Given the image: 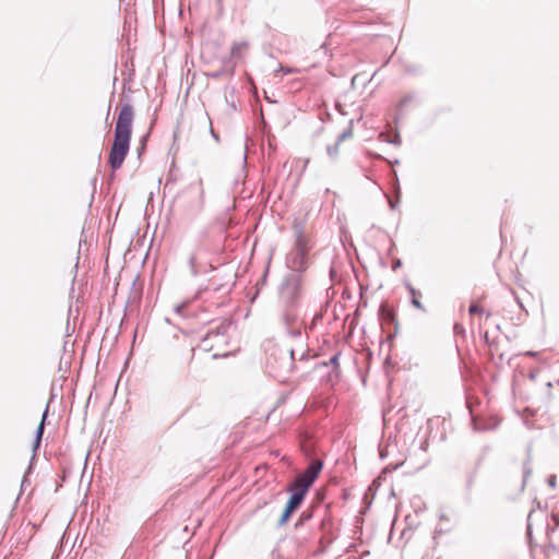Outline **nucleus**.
<instances>
[{
	"instance_id": "nucleus-3",
	"label": "nucleus",
	"mask_w": 559,
	"mask_h": 559,
	"mask_svg": "<svg viewBox=\"0 0 559 559\" xmlns=\"http://www.w3.org/2000/svg\"><path fill=\"white\" fill-rule=\"evenodd\" d=\"M353 136V132L352 130H346L344 131L337 139L336 143L333 144V145H330L328 147V154L331 158H336L338 156V153H340V145L343 141H345L346 139H349Z\"/></svg>"
},
{
	"instance_id": "nucleus-11",
	"label": "nucleus",
	"mask_w": 559,
	"mask_h": 559,
	"mask_svg": "<svg viewBox=\"0 0 559 559\" xmlns=\"http://www.w3.org/2000/svg\"><path fill=\"white\" fill-rule=\"evenodd\" d=\"M454 330L455 332H463V328L460 324H455Z\"/></svg>"
},
{
	"instance_id": "nucleus-5",
	"label": "nucleus",
	"mask_w": 559,
	"mask_h": 559,
	"mask_svg": "<svg viewBox=\"0 0 559 559\" xmlns=\"http://www.w3.org/2000/svg\"><path fill=\"white\" fill-rule=\"evenodd\" d=\"M248 49L246 43H236L233 45L230 55L233 58H241Z\"/></svg>"
},
{
	"instance_id": "nucleus-14",
	"label": "nucleus",
	"mask_w": 559,
	"mask_h": 559,
	"mask_svg": "<svg viewBox=\"0 0 559 559\" xmlns=\"http://www.w3.org/2000/svg\"><path fill=\"white\" fill-rule=\"evenodd\" d=\"M526 355H527V356H535V355H536V353L527 352V353H526Z\"/></svg>"
},
{
	"instance_id": "nucleus-15",
	"label": "nucleus",
	"mask_w": 559,
	"mask_h": 559,
	"mask_svg": "<svg viewBox=\"0 0 559 559\" xmlns=\"http://www.w3.org/2000/svg\"><path fill=\"white\" fill-rule=\"evenodd\" d=\"M195 257H191V264H194Z\"/></svg>"
},
{
	"instance_id": "nucleus-7",
	"label": "nucleus",
	"mask_w": 559,
	"mask_h": 559,
	"mask_svg": "<svg viewBox=\"0 0 559 559\" xmlns=\"http://www.w3.org/2000/svg\"><path fill=\"white\" fill-rule=\"evenodd\" d=\"M409 292H411V295H412V302L413 305L420 309V310H424V306L423 304L420 302L419 298L421 297V294L419 292H417L415 288L411 287L409 288Z\"/></svg>"
},
{
	"instance_id": "nucleus-1",
	"label": "nucleus",
	"mask_w": 559,
	"mask_h": 559,
	"mask_svg": "<svg viewBox=\"0 0 559 559\" xmlns=\"http://www.w3.org/2000/svg\"><path fill=\"white\" fill-rule=\"evenodd\" d=\"M134 110L130 104H124L118 115L115 126V138L109 153V165L112 170L119 169L129 152L132 134Z\"/></svg>"
},
{
	"instance_id": "nucleus-13",
	"label": "nucleus",
	"mask_w": 559,
	"mask_h": 559,
	"mask_svg": "<svg viewBox=\"0 0 559 559\" xmlns=\"http://www.w3.org/2000/svg\"><path fill=\"white\" fill-rule=\"evenodd\" d=\"M336 361H337V357L336 356L331 358V362L336 364Z\"/></svg>"
},
{
	"instance_id": "nucleus-4",
	"label": "nucleus",
	"mask_w": 559,
	"mask_h": 559,
	"mask_svg": "<svg viewBox=\"0 0 559 559\" xmlns=\"http://www.w3.org/2000/svg\"><path fill=\"white\" fill-rule=\"evenodd\" d=\"M312 245L308 237L299 236L297 238V250L300 252L301 257L305 258L308 251L311 249Z\"/></svg>"
},
{
	"instance_id": "nucleus-6",
	"label": "nucleus",
	"mask_w": 559,
	"mask_h": 559,
	"mask_svg": "<svg viewBox=\"0 0 559 559\" xmlns=\"http://www.w3.org/2000/svg\"><path fill=\"white\" fill-rule=\"evenodd\" d=\"M46 417H47V411L44 413L41 421L39 423V426L37 428L35 448L39 447V444H40L43 433H44V425H45Z\"/></svg>"
},
{
	"instance_id": "nucleus-8",
	"label": "nucleus",
	"mask_w": 559,
	"mask_h": 559,
	"mask_svg": "<svg viewBox=\"0 0 559 559\" xmlns=\"http://www.w3.org/2000/svg\"><path fill=\"white\" fill-rule=\"evenodd\" d=\"M468 312H469V314H471L472 317H473V316H475V314H483V313H484V308H483V306L480 305V302L475 301V302H473V304L469 306Z\"/></svg>"
},
{
	"instance_id": "nucleus-10",
	"label": "nucleus",
	"mask_w": 559,
	"mask_h": 559,
	"mask_svg": "<svg viewBox=\"0 0 559 559\" xmlns=\"http://www.w3.org/2000/svg\"><path fill=\"white\" fill-rule=\"evenodd\" d=\"M189 306V301H185V302H181V304H178V305H175L174 306V309L175 311L180 314V316H183L185 314V310L188 308Z\"/></svg>"
},
{
	"instance_id": "nucleus-9",
	"label": "nucleus",
	"mask_w": 559,
	"mask_h": 559,
	"mask_svg": "<svg viewBox=\"0 0 559 559\" xmlns=\"http://www.w3.org/2000/svg\"><path fill=\"white\" fill-rule=\"evenodd\" d=\"M551 521H552V525L550 523L547 524V530L548 531H554L555 528H557L559 526V514L558 513H552L551 514Z\"/></svg>"
},
{
	"instance_id": "nucleus-2",
	"label": "nucleus",
	"mask_w": 559,
	"mask_h": 559,
	"mask_svg": "<svg viewBox=\"0 0 559 559\" xmlns=\"http://www.w3.org/2000/svg\"><path fill=\"white\" fill-rule=\"evenodd\" d=\"M322 466V461H311L307 469L302 474L298 475L296 479L288 486L287 490L290 492V498L287 501L285 510L281 516V524H285L290 515L300 507L307 491L321 473Z\"/></svg>"
},
{
	"instance_id": "nucleus-12",
	"label": "nucleus",
	"mask_w": 559,
	"mask_h": 559,
	"mask_svg": "<svg viewBox=\"0 0 559 559\" xmlns=\"http://www.w3.org/2000/svg\"><path fill=\"white\" fill-rule=\"evenodd\" d=\"M527 534H528V536L532 535V525L531 524H528V526H527Z\"/></svg>"
}]
</instances>
